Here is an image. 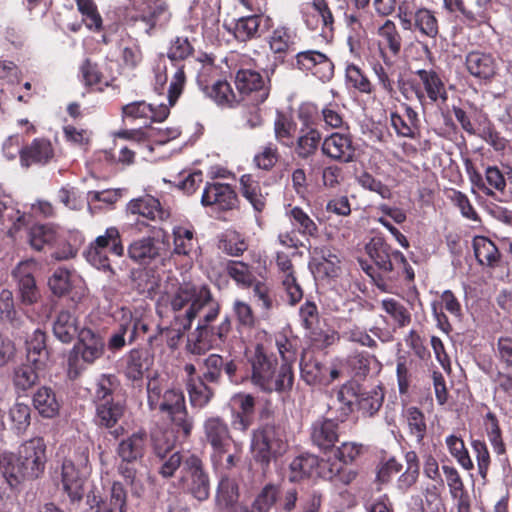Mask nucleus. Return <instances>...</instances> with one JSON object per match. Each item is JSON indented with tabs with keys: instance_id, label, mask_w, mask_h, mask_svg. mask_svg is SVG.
<instances>
[{
	"instance_id": "1",
	"label": "nucleus",
	"mask_w": 512,
	"mask_h": 512,
	"mask_svg": "<svg viewBox=\"0 0 512 512\" xmlns=\"http://www.w3.org/2000/svg\"><path fill=\"white\" fill-rule=\"evenodd\" d=\"M168 303L174 313L175 322L184 331L189 330L200 312L206 309L188 339L186 349L189 353L203 355L226 341L231 331V320L226 316L220 324L210 325L218 317L221 307L207 285L182 283L168 295Z\"/></svg>"
},
{
	"instance_id": "2",
	"label": "nucleus",
	"mask_w": 512,
	"mask_h": 512,
	"mask_svg": "<svg viewBox=\"0 0 512 512\" xmlns=\"http://www.w3.org/2000/svg\"><path fill=\"white\" fill-rule=\"evenodd\" d=\"M4 477L11 487L25 479L38 478L45 469L47 461L46 444L41 437H35L22 443L17 455L11 454L4 458Z\"/></svg>"
},
{
	"instance_id": "3",
	"label": "nucleus",
	"mask_w": 512,
	"mask_h": 512,
	"mask_svg": "<svg viewBox=\"0 0 512 512\" xmlns=\"http://www.w3.org/2000/svg\"><path fill=\"white\" fill-rule=\"evenodd\" d=\"M397 18L403 30L436 40L440 34L437 12L423 5L422 0H401Z\"/></svg>"
},
{
	"instance_id": "4",
	"label": "nucleus",
	"mask_w": 512,
	"mask_h": 512,
	"mask_svg": "<svg viewBox=\"0 0 512 512\" xmlns=\"http://www.w3.org/2000/svg\"><path fill=\"white\" fill-rule=\"evenodd\" d=\"M287 448L285 432L279 425L266 423L253 431L251 450L254 460L263 469L268 468L271 461L282 456Z\"/></svg>"
},
{
	"instance_id": "5",
	"label": "nucleus",
	"mask_w": 512,
	"mask_h": 512,
	"mask_svg": "<svg viewBox=\"0 0 512 512\" xmlns=\"http://www.w3.org/2000/svg\"><path fill=\"white\" fill-rule=\"evenodd\" d=\"M90 472L89 452L79 448L73 457L62 464V485L72 504L79 503L84 496V483Z\"/></svg>"
},
{
	"instance_id": "6",
	"label": "nucleus",
	"mask_w": 512,
	"mask_h": 512,
	"mask_svg": "<svg viewBox=\"0 0 512 512\" xmlns=\"http://www.w3.org/2000/svg\"><path fill=\"white\" fill-rule=\"evenodd\" d=\"M179 485L196 500L206 501L210 496V478L202 459L191 454L184 458Z\"/></svg>"
},
{
	"instance_id": "7",
	"label": "nucleus",
	"mask_w": 512,
	"mask_h": 512,
	"mask_svg": "<svg viewBox=\"0 0 512 512\" xmlns=\"http://www.w3.org/2000/svg\"><path fill=\"white\" fill-rule=\"evenodd\" d=\"M105 343L100 334L94 332L90 328L81 329L78 342L74 345L72 352L75 357L68 360V376L70 379H76L82 372L83 368L78 367L77 361L80 357L86 364H93L97 359L101 358L104 353Z\"/></svg>"
},
{
	"instance_id": "8",
	"label": "nucleus",
	"mask_w": 512,
	"mask_h": 512,
	"mask_svg": "<svg viewBox=\"0 0 512 512\" xmlns=\"http://www.w3.org/2000/svg\"><path fill=\"white\" fill-rule=\"evenodd\" d=\"M251 365V382L261 390L283 388L284 380L273 381L271 373L278 366L277 358L265 351L263 345L257 344L253 354L248 358Z\"/></svg>"
},
{
	"instance_id": "9",
	"label": "nucleus",
	"mask_w": 512,
	"mask_h": 512,
	"mask_svg": "<svg viewBox=\"0 0 512 512\" xmlns=\"http://www.w3.org/2000/svg\"><path fill=\"white\" fill-rule=\"evenodd\" d=\"M235 85L242 99L248 100L253 106L264 103L270 94V81L253 69H239L235 76Z\"/></svg>"
},
{
	"instance_id": "10",
	"label": "nucleus",
	"mask_w": 512,
	"mask_h": 512,
	"mask_svg": "<svg viewBox=\"0 0 512 512\" xmlns=\"http://www.w3.org/2000/svg\"><path fill=\"white\" fill-rule=\"evenodd\" d=\"M156 409L172 421L177 428L178 433H182L183 437H188L193 428V421L188 417L185 406V398L180 390L169 389L165 391L161 401L158 402Z\"/></svg>"
},
{
	"instance_id": "11",
	"label": "nucleus",
	"mask_w": 512,
	"mask_h": 512,
	"mask_svg": "<svg viewBox=\"0 0 512 512\" xmlns=\"http://www.w3.org/2000/svg\"><path fill=\"white\" fill-rule=\"evenodd\" d=\"M295 68L311 73L321 82H329L334 76V64L324 53L317 50H305L295 56Z\"/></svg>"
},
{
	"instance_id": "12",
	"label": "nucleus",
	"mask_w": 512,
	"mask_h": 512,
	"mask_svg": "<svg viewBox=\"0 0 512 512\" xmlns=\"http://www.w3.org/2000/svg\"><path fill=\"white\" fill-rule=\"evenodd\" d=\"M465 68L473 78L486 84L498 75L499 62L492 52L472 50L465 56Z\"/></svg>"
},
{
	"instance_id": "13",
	"label": "nucleus",
	"mask_w": 512,
	"mask_h": 512,
	"mask_svg": "<svg viewBox=\"0 0 512 512\" xmlns=\"http://www.w3.org/2000/svg\"><path fill=\"white\" fill-rule=\"evenodd\" d=\"M237 202V194L230 184L206 182L201 196L202 206L218 211H227L235 208Z\"/></svg>"
},
{
	"instance_id": "14",
	"label": "nucleus",
	"mask_w": 512,
	"mask_h": 512,
	"mask_svg": "<svg viewBox=\"0 0 512 512\" xmlns=\"http://www.w3.org/2000/svg\"><path fill=\"white\" fill-rule=\"evenodd\" d=\"M420 90L424 96L422 106L427 104L443 105L448 100L446 86L441 76L433 69L416 70Z\"/></svg>"
},
{
	"instance_id": "15",
	"label": "nucleus",
	"mask_w": 512,
	"mask_h": 512,
	"mask_svg": "<svg viewBox=\"0 0 512 512\" xmlns=\"http://www.w3.org/2000/svg\"><path fill=\"white\" fill-rule=\"evenodd\" d=\"M126 213L149 221L167 222L172 218L170 208L164 207L159 199L149 194L130 200Z\"/></svg>"
},
{
	"instance_id": "16",
	"label": "nucleus",
	"mask_w": 512,
	"mask_h": 512,
	"mask_svg": "<svg viewBox=\"0 0 512 512\" xmlns=\"http://www.w3.org/2000/svg\"><path fill=\"white\" fill-rule=\"evenodd\" d=\"M466 171L473 187H476L484 195L495 196L494 190L504 192L506 189V179L504 174L497 166H487L485 169V178L473 167L470 160L466 161Z\"/></svg>"
},
{
	"instance_id": "17",
	"label": "nucleus",
	"mask_w": 512,
	"mask_h": 512,
	"mask_svg": "<svg viewBox=\"0 0 512 512\" xmlns=\"http://www.w3.org/2000/svg\"><path fill=\"white\" fill-rule=\"evenodd\" d=\"M94 422L100 428L110 430L114 438L123 435L124 428L117 426L126 412V405L121 400H113L95 405Z\"/></svg>"
},
{
	"instance_id": "18",
	"label": "nucleus",
	"mask_w": 512,
	"mask_h": 512,
	"mask_svg": "<svg viewBox=\"0 0 512 512\" xmlns=\"http://www.w3.org/2000/svg\"><path fill=\"white\" fill-rule=\"evenodd\" d=\"M321 150L324 155L340 163L354 161L356 154L350 133H332L323 140Z\"/></svg>"
},
{
	"instance_id": "19",
	"label": "nucleus",
	"mask_w": 512,
	"mask_h": 512,
	"mask_svg": "<svg viewBox=\"0 0 512 512\" xmlns=\"http://www.w3.org/2000/svg\"><path fill=\"white\" fill-rule=\"evenodd\" d=\"M37 267L33 259L20 262L13 270V276L18 280V291L24 305L36 303L40 297L33 273Z\"/></svg>"
},
{
	"instance_id": "20",
	"label": "nucleus",
	"mask_w": 512,
	"mask_h": 512,
	"mask_svg": "<svg viewBox=\"0 0 512 512\" xmlns=\"http://www.w3.org/2000/svg\"><path fill=\"white\" fill-rule=\"evenodd\" d=\"M379 54L385 64H391L392 58L399 56L402 49V36L394 21L386 19L377 29Z\"/></svg>"
},
{
	"instance_id": "21",
	"label": "nucleus",
	"mask_w": 512,
	"mask_h": 512,
	"mask_svg": "<svg viewBox=\"0 0 512 512\" xmlns=\"http://www.w3.org/2000/svg\"><path fill=\"white\" fill-rule=\"evenodd\" d=\"M55 157L52 142L45 137L34 138L30 143L21 146V166H45Z\"/></svg>"
},
{
	"instance_id": "22",
	"label": "nucleus",
	"mask_w": 512,
	"mask_h": 512,
	"mask_svg": "<svg viewBox=\"0 0 512 512\" xmlns=\"http://www.w3.org/2000/svg\"><path fill=\"white\" fill-rule=\"evenodd\" d=\"M231 426L235 431L245 433L254 422L255 398L251 394L237 393L231 398Z\"/></svg>"
},
{
	"instance_id": "23",
	"label": "nucleus",
	"mask_w": 512,
	"mask_h": 512,
	"mask_svg": "<svg viewBox=\"0 0 512 512\" xmlns=\"http://www.w3.org/2000/svg\"><path fill=\"white\" fill-rule=\"evenodd\" d=\"M204 435L211 445L216 456L227 454L232 440L227 423L219 416L209 417L205 420Z\"/></svg>"
},
{
	"instance_id": "24",
	"label": "nucleus",
	"mask_w": 512,
	"mask_h": 512,
	"mask_svg": "<svg viewBox=\"0 0 512 512\" xmlns=\"http://www.w3.org/2000/svg\"><path fill=\"white\" fill-rule=\"evenodd\" d=\"M273 26V20L265 15H249L239 18L234 26V36L238 41L246 42L261 37Z\"/></svg>"
},
{
	"instance_id": "25",
	"label": "nucleus",
	"mask_w": 512,
	"mask_h": 512,
	"mask_svg": "<svg viewBox=\"0 0 512 512\" xmlns=\"http://www.w3.org/2000/svg\"><path fill=\"white\" fill-rule=\"evenodd\" d=\"M339 435V424L332 419H317L310 427L312 444L323 452H327L335 446L339 440Z\"/></svg>"
},
{
	"instance_id": "26",
	"label": "nucleus",
	"mask_w": 512,
	"mask_h": 512,
	"mask_svg": "<svg viewBox=\"0 0 512 512\" xmlns=\"http://www.w3.org/2000/svg\"><path fill=\"white\" fill-rule=\"evenodd\" d=\"M45 367H38L28 361L13 368L11 382L17 396H26L40 382V375Z\"/></svg>"
},
{
	"instance_id": "27",
	"label": "nucleus",
	"mask_w": 512,
	"mask_h": 512,
	"mask_svg": "<svg viewBox=\"0 0 512 512\" xmlns=\"http://www.w3.org/2000/svg\"><path fill=\"white\" fill-rule=\"evenodd\" d=\"M165 246V242L155 237L137 239L128 246V257L137 264L149 265L161 256Z\"/></svg>"
},
{
	"instance_id": "28",
	"label": "nucleus",
	"mask_w": 512,
	"mask_h": 512,
	"mask_svg": "<svg viewBox=\"0 0 512 512\" xmlns=\"http://www.w3.org/2000/svg\"><path fill=\"white\" fill-rule=\"evenodd\" d=\"M400 107L402 112L390 113L391 126L398 136L414 139L419 130L418 113L406 103H402Z\"/></svg>"
},
{
	"instance_id": "29",
	"label": "nucleus",
	"mask_w": 512,
	"mask_h": 512,
	"mask_svg": "<svg viewBox=\"0 0 512 512\" xmlns=\"http://www.w3.org/2000/svg\"><path fill=\"white\" fill-rule=\"evenodd\" d=\"M148 447V435L139 430L121 440L116 448V453L121 460L127 462L141 461Z\"/></svg>"
},
{
	"instance_id": "30",
	"label": "nucleus",
	"mask_w": 512,
	"mask_h": 512,
	"mask_svg": "<svg viewBox=\"0 0 512 512\" xmlns=\"http://www.w3.org/2000/svg\"><path fill=\"white\" fill-rule=\"evenodd\" d=\"M153 364V357L143 348H134L125 357L124 375L133 383H140Z\"/></svg>"
},
{
	"instance_id": "31",
	"label": "nucleus",
	"mask_w": 512,
	"mask_h": 512,
	"mask_svg": "<svg viewBox=\"0 0 512 512\" xmlns=\"http://www.w3.org/2000/svg\"><path fill=\"white\" fill-rule=\"evenodd\" d=\"M276 264L282 275V286L287 293L289 303L294 305L303 297V290L298 283L292 262L285 253H277Z\"/></svg>"
},
{
	"instance_id": "32",
	"label": "nucleus",
	"mask_w": 512,
	"mask_h": 512,
	"mask_svg": "<svg viewBox=\"0 0 512 512\" xmlns=\"http://www.w3.org/2000/svg\"><path fill=\"white\" fill-rule=\"evenodd\" d=\"M442 471L449 493L452 499L456 501L457 512H470V497L457 469L453 466L443 465Z\"/></svg>"
},
{
	"instance_id": "33",
	"label": "nucleus",
	"mask_w": 512,
	"mask_h": 512,
	"mask_svg": "<svg viewBox=\"0 0 512 512\" xmlns=\"http://www.w3.org/2000/svg\"><path fill=\"white\" fill-rule=\"evenodd\" d=\"M322 140L321 132L315 127H302L294 140V152L301 160L314 157Z\"/></svg>"
},
{
	"instance_id": "34",
	"label": "nucleus",
	"mask_w": 512,
	"mask_h": 512,
	"mask_svg": "<svg viewBox=\"0 0 512 512\" xmlns=\"http://www.w3.org/2000/svg\"><path fill=\"white\" fill-rule=\"evenodd\" d=\"M54 336L64 344L71 343L79 337L77 318L68 310L58 312L52 326Z\"/></svg>"
},
{
	"instance_id": "35",
	"label": "nucleus",
	"mask_w": 512,
	"mask_h": 512,
	"mask_svg": "<svg viewBox=\"0 0 512 512\" xmlns=\"http://www.w3.org/2000/svg\"><path fill=\"white\" fill-rule=\"evenodd\" d=\"M355 402H357V385L347 383L337 391L336 398L330 405V410H335L337 421L344 422L352 413Z\"/></svg>"
},
{
	"instance_id": "36",
	"label": "nucleus",
	"mask_w": 512,
	"mask_h": 512,
	"mask_svg": "<svg viewBox=\"0 0 512 512\" xmlns=\"http://www.w3.org/2000/svg\"><path fill=\"white\" fill-rule=\"evenodd\" d=\"M300 372L301 378L308 385H322L323 382H326L325 372H328V367L312 353L303 352L300 361Z\"/></svg>"
},
{
	"instance_id": "37",
	"label": "nucleus",
	"mask_w": 512,
	"mask_h": 512,
	"mask_svg": "<svg viewBox=\"0 0 512 512\" xmlns=\"http://www.w3.org/2000/svg\"><path fill=\"white\" fill-rule=\"evenodd\" d=\"M32 403L38 413L44 418H53L58 415L60 403L55 391L48 386L39 387L33 394Z\"/></svg>"
},
{
	"instance_id": "38",
	"label": "nucleus",
	"mask_w": 512,
	"mask_h": 512,
	"mask_svg": "<svg viewBox=\"0 0 512 512\" xmlns=\"http://www.w3.org/2000/svg\"><path fill=\"white\" fill-rule=\"evenodd\" d=\"M26 361L47 368L49 352L46 347V335L39 329H36L26 341Z\"/></svg>"
},
{
	"instance_id": "39",
	"label": "nucleus",
	"mask_w": 512,
	"mask_h": 512,
	"mask_svg": "<svg viewBox=\"0 0 512 512\" xmlns=\"http://www.w3.org/2000/svg\"><path fill=\"white\" fill-rule=\"evenodd\" d=\"M205 96L220 107H233L237 102L236 95L226 80H216L202 87Z\"/></svg>"
},
{
	"instance_id": "40",
	"label": "nucleus",
	"mask_w": 512,
	"mask_h": 512,
	"mask_svg": "<svg viewBox=\"0 0 512 512\" xmlns=\"http://www.w3.org/2000/svg\"><path fill=\"white\" fill-rule=\"evenodd\" d=\"M79 75L85 87L96 91H104L110 85L99 64L88 58L80 65Z\"/></svg>"
},
{
	"instance_id": "41",
	"label": "nucleus",
	"mask_w": 512,
	"mask_h": 512,
	"mask_svg": "<svg viewBox=\"0 0 512 512\" xmlns=\"http://www.w3.org/2000/svg\"><path fill=\"white\" fill-rule=\"evenodd\" d=\"M311 8L313 10L312 17H318L317 20L312 21L309 17L305 19L306 25L314 30L317 28L319 20L322 24V33H333L335 25V16L327 0H312Z\"/></svg>"
},
{
	"instance_id": "42",
	"label": "nucleus",
	"mask_w": 512,
	"mask_h": 512,
	"mask_svg": "<svg viewBox=\"0 0 512 512\" xmlns=\"http://www.w3.org/2000/svg\"><path fill=\"white\" fill-rule=\"evenodd\" d=\"M129 277L132 287L141 295L151 297L159 287V275L152 269H133Z\"/></svg>"
},
{
	"instance_id": "43",
	"label": "nucleus",
	"mask_w": 512,
	"mask_h": 512,
	"mask_svg": "<svg viewBox=\"0 0 512 512\" xmlns=\"http://www.w3.org/2000/svg\"><path fill=\"white\" fill-rule=\"evenodd\" d=\"M473 250L478 263L482 266L495 267L500 260V253L495 244L484 236L473 239Z\"/></svg>"
},
{
	"instance_id": "44",
	"label": "nucleus",
	"mask_w": 512,
	"mask_h": 512,
	"mask_svg": "<svg viewBox=\"0 0 512 512\" xmlns=\"http://www.w3.org/2000/svg\"><path fill=\"white\" fill-rule=\"evenodd\" d=\"M0 320L7 322L16 330H21L25 326V319L16 311L13 293L9 289L0 292Z\"/></svg>"
},
{
	"instance_id": "45",
	"label": "nucleus",
	"mask_w": 512,
	"mask_h": 512,
	"mask_svg": "<svg viewBox=\"0 0 512 512\" xmlns=\"http://www.w3.org/2000/svg\"><path fill=\"white\" fill-rule=\"evenodd\" d=\"M345 81L348 89H353L360 94L371 95L375 91V86L368 75L356 64L347 65Z\"/></svg>"
},
{
	"instance_id": "46",
	"label": "nucleus",
	"mask_w": 512,
	"mask_h": 512,
	"mask_svg": "<svg viewBox=\"0 0 512 512\" xmlns=\"http://www.w3.org/2000/svg\"><path fill=\"white\" fill-rule=\"evenodd\" d=\"M297 124L283 112H277L274 121L275 139L283 146L291 148L294 145Z\"/></svg>"
},
{
	"instance_id": "47",
	"label": "nucleus",
	"mask_w": 512,
	"mask_h": 512,
	"mask_svg": "<svg viewBox=\"0 0 512 512\" xmlns=\"http://www.w3.org/2000/svg\"><path fill=\"white\" fill-rule=\"evenodd\" d=\"M493 0H475L464 10V19L470 26L488 24L493 13Z\"/></svg>"
},
{
	"instance_id": "48",
	"label": "nucleus",
	"mask_w": 512,
	"mask_h": 512,
	"mask_svg": "<svg viewBox=\"0 0 512 512\" xmlns=\"http://www.w3.org/2000/svg\"><path fill=\"white\" fill-rule=\"evenodd\" d=\"M127 493L121 482L115 481L111 487L110 497L97 504L96 512H126Z\"/></svg>"
},
{
	"instance_id": "49",
	"label": "nucleus",
	"mask_w": 512,
	"mask_h": 512,
	"mask_svg": "<svg viewBox=\"0 0 512 512\" xmlns=\"http://www.w3.org/2000/svg\"><path fill=\"white\" fill-rule=\"evenodd\" d=\"M318 466V457L310 454L300 455L290 463L288 478L291 482H298L310 477Z\"/></svg>"
},
{
	"instance_id": "50",
	"label": "nucleus",
	"mask_w": 512,
	"mask_h": 512,
	"mask_svg": "<svg viewBox=\"0 0 512 512\" xmlns=\"http://www.w3.org/2000/svg\"><path fill=\"white\" fill-rule=\"evenodd\" d=\"M119 386L117 377L113 374H102L96 380L93 388V402L95 405L115 400L113 394Z\"/></svg>"
},
{
	"instance_id": "51",
	"label": "nucleus",
	"mask_w": 512,
	"mask_h": 512,
	"mask_svg": "<svg viewBox=\"0 0 512 512\" xmlns=\"http://www.w3.org/2000/svg\"><path fill=\"white\" fill-rule=\"evenodd\" d=\"M242 195L250 202L254 210L262 212L266 205V199L261 193L260 185L251 174H244L240 178Z\"/></svg>"
},
{
	"instance_id": "52",
	"label": "nucleus",
	"mask_w": 512,
	"mask_h": 512,
	"mask_svg": "<svg viewBox=\"0 0 512 512\" xmlns=\"http://www.w3.org/2000/svg\"><path fill=\"white\" fill-rule=\"evenodd\" d=\"M75 2L85 26L91 31H101L103 20L95 0H75Z\"/></svg>"
},
{
	"instance_id": "53",
	"label": "nucleus",
	"mask_w": 512,
	"mask_h": 512,
	"mask_svg": "<svg viewBox=\"0 0 512 512\" xmlns=\"http://www.w3.org/2000/svg\"><path fill=\"white\" fill-rule=\"evenodd\" d=\"M206 379L187 380V390L192 406L202 408L206 406L212 397L214 391L207 385Z\"/></svg>"
},
{
	"instance_id": "54",
	"label": "nucleus",
	"mask_w": 512,
	"mask_h": 512,
	"mask_svg": "<svg viewBox=\"0 0 512 512\" xmlns=\"http://www.w3.org/2000/svg\"><path fill=\"white\" fill-rule=\"evenodd\" d=\"M395 269H402L407 280H414V271L408 264L405 256L401 252L393 250L387 243H384V272H392Z\"/></svg>"
},
{
	"instance_id": "55",
	"label": "nucleus",
	"mask_w": 512,
	"mask_h": 512,
	"mask_svg": "<svg viewBox=\"0 0 512 512\" xmlns=\"http://www.w3.org/2000/svg\"><path fill=\"white\" fill-rule=\"evenodd\" d=\"M384 400L383 390L379 387L369 391L359 392L357 386V403L359 409L368 416H373L382 406Z\"/></svg>"
},
{
	"instance_id": "56",
	"label": "nucleus",
	"mask_w": 512,
	"mask_h": 512,
	"mask_svg": "<svg viewBox=\"0 0 512 512\" xmlns=\"http://www.w3.org/2000/svg\"><path fill=\"white\" fill-rule=\"evenodd\" d=\"M269 47L274 54L283 57L290 50H294V37L289 28L280 26L273 30L269 37Z\"/></svg>"
},
{
	"instance_id": "57",
	"label": "nucleus",
	"mask_w": 512,
	"mask_h": 512,
	"mask_svg": "<svg viewBox=\"0 0 512 512\" xmlns=\"http://www.w3.org/2000/svg\"><path fill=\"white\" fill-rule=\"evenodd\" d=\"M450 454L457 460L458 464L465 470H472L474 463L465 447L464 441L456 436L449 435L445 440Z\"/></svg>"
},
{
	"instance_id": "58",
	"label": "nucleus",
	"mask_w": 512,
	"mask_h": 512,
	"mask_svg": "<svg viewBox=\"0 0 512 512\" xmlns=\"http://www.w3.org/2000/svg\"><path fill=\"white\" fill-rule=\"evenodd\" d=\"M479 125L480 136L488 142L495 150H503L506 147V140L496 131L487 115H478L474 118Z\"/></svg>"
},
{
	"instance_id": "59",
	"label": "nucleus",
	"mask_w": 512,
	"mask_h": 512,
	"mask_svg": "<svg viewBox=\"0 0 512 512\" xmlns=\"http://www.w3.org/2000/svg\"><path fill=\"white\" fill-rule=\"evenodd\" d=\"M9 419L13 430L18 434L24 433L30 426L31 422L30 406L23 402H16L9 409Z\"/></svg>"
},
{
	"instance_id": "60",
	"label": "nucleus",
	"mask_w": 512,
	"mask_h": 512,
	"mask_svg": "<svg viewBox=\"0 0 512 512\" xmlns=\"http://www.w3.org/2000/svg\"><path fill=\"white\" fill-rule=\"evenodd\" d=\"M406 470L398 478V487L401 490H408L418 480L419 477V460L418 456L414 451H409L405 455Z\"/></svg>"
},
{
	"instance_id": "61",
	"label": "nucleus",
	"mask_w": 512,
	"mask_h": 512,
	"mask_svg": "<svg viewBox=\"0 0 512 512\" xmlns=\"http://www.w3.org/2000/svg\"><path fill=\"white\" fill-rule=\"evenodd\" d=\"M227 274L240 286L248 288L255 282L249 266L241 261H229L226 264Z\"/></svg>"
},
{
	"instance_id": "62",
	"label": "nucleus",
	"mask_w": 512,
	"mask_h": 512,
	"mask_svg": "<svg viewBox=\"0 0 512 512\" xmlns=\"http://www.w3.org/2000/svg\"><path fill=\"white\" fill-rule=\"evenodd\" d=\"M406 420L410 435L415 438L418 444H421L427 430L424 414L416 407H409L406 410Z\"/></svg>"
},
{
	"instance_id": "63",
	"label": "nucleus",
	"mask_w": 512,
	"mask_h": 512,
	"mask_svg": "<svg viewBox=\"0 0 512 512\" xmlns=\"http://www.w3.org/2000/svg\"><path fill=\"white\" fill-rule=\"evenodd\" d=\"M239 489L235 480L222 477L217 487L216 499L225 507L232 506L238 501Z\"/></svg>"
},
{
	"instance_id": "64",
	"label": "nucleus",
	"mask_w": 512,
	"mask_h": 512,
	"mask_svg": "<svg viewBox=\"0 0 512 512\" xmlns=\"http://www.w3.org/2000/svg\"><path fill=\"white\" fill-rule=\"evenodd\" d=\"M279 490L274 484L265 485L255 497L252 506L256 512H270L277 502Z\"/></svg>"
}]
</instances>
